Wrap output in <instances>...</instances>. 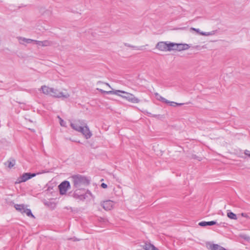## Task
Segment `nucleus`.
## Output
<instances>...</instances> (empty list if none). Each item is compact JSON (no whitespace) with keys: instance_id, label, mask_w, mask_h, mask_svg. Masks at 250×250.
<instances>
[{"instance_id":"f257e3e1","label":"nucleus","mask_w":250,"mask_h":250,"mask_svg":"<svg viewBox=\"0 0 250 250\" xmlns=\"http://www.w3.org/2000/svg\"><path fill=\"white\" fill-rule=\"evenodd\" d=\"M71 178L74 188L77 189H80L82 186L88 185L89 183V181L86 177L82 175H73Z\"/></svg>"},{"instance_id":"f03ea898","label":"nucleus","mask_w":250,"mask_h":250,"mask_svg":"<svg viewBox=\"0 0 250 250\" xmlns=\"http://www.w3.org/2000/svg\"><path fill=\"white\" fill-rule=\"evenodd\" d=\"M118 90L119 91V95H117L125 99L126 101L133 104H138L140 102V100L135 97L133 94L128 93L123 90Z\"/></svg>"},{"instance_id":"7ed1b4c3","label":"nucleus","mask_w":250,"mask_h":250,"mask_svg":"<svg viewBox=\"0 0 250 250\" xmlns=\"http://www.w3.org/2000/svg\"><path fill=\"white\" fill-rule=\"evenodd\" d=\"M78 189L76 190L73 193V197L80 200H84L86 199L92 198V194L90 191L87 190L85 193H81V191Z\"/></svg>"},{"instance_id":"20e7f679","label":"nucleus","mask_w":250,"mask_h":250,"mask_svg":"<svg viewBox=\"0 0 250 250\" xmlns=\"http://www.w3.org/2000/svg\"><path fill=\"white\" fill-rule=\"evenodd\" d=\"M173 43L169 42L167 43L165 42H161L157 43L156 45V48L160 51H170L172 50V46Z\"/></svg>"},{"instance_id":"39448f33","label":"nucleus","mask_w":250,"mask_h":250,"mask_svg":"<svg viewBox=\"0 0 250 250\" xmlns=\"http://www.w3.org/2000/svg\"><path fill=\"white\" fill-rule=\"evenodd\" d=\"M50 96L60 98H62V99H67L69 97L70 95L69 93L67 92L64 93L60 91L59 90L54 89L52 88L51 90V93L50 94Z\"/></svg>"},{"instance_id":"423d86ee","label":"nucleus","mask_w":250,"mask_h":250,"mask_svg":"<svg viewBox=\"0 0 250 250\" xmlns=\"http://www.w3.org/2000/svg\"><path fill=\"white\" fill-rule=\"evenodd\" d=\"M36 175V173H24L18 178L16 183L19 184L21 183L25 182L32 177H35Z\"/></svg>"},{"instance_id":"0eeeda50","label":"nucleus","mask_w":250,"mask_h":250,"mask_svg":"<svg viewBox=\"0 0 250 250\" xmlns=\"http://www.w3.org/2000/svg\"><path fill=\"white\" fill-rule=\"evenodd\" d=\"M84 124V121L78 120L75 121L74 123H71L70 125L73 129L80 132Z\"/></svg>"},{"instance_id":"6e6552de","label":"nucleus","mask_w":250,"mask_h":250,"mask_svg":"<svg viewBox=\"0 0 250 250\" xmlns=\"http://www.w3.org/2000/svg\"><path fill=\"white\" fill-rule=\"evenodd\" d=\"M69 187H70V183L68 181H64L61 183L59 186L60 194L62 195L65 194Z\"/></svg>"},{"instance_id":"1a4fd4ad","label":"nucleus","mask_w":250,"mask_h":250,"mask_svg":"<svg viewBox=\"0 0 250 250\" xmlns=\"http://www.w3.org/2000/svg\"><path fill=\"white\" fill-rule=\"evenodd\" d=\"M101 205L105 210H110L113 209L114 203L111 200H106L103 201Z\"/></svg>"},{"instance_id":"9d476101","label":"nucleus","mask_w":250,"mask_h":250,"mask_svg":"<svg viewBox=\"0 0 250 250\" xmlns=\"http://www.w3.org/2000/svg\"><path fill=\"white\" fill-rule=\"evenodd\" d=\"M80 132L82 133L86 139H89L92 136V133L85 123Z\"/></svg>"},{"instance_id":"9b49d317","label":"nucleus","mask_w":250,"mask_h":250,"mask_svg":"<svg viewBox=\"0 0 250 250\" xmlns=\"http://www.w3.org/2000/svg\"><path fill=\"white\" fill-rule=\"evenodd\" d=\"M172 50H183L188 48V45L187 44H178L173 43V46H172Z\"/></svg>"},{"instance_id":"f8f14e48","label":"nucleus","mask_w":250,"mask_h":250,"mask_svg":"<svg viewBox=\"0 0 250 250\" xmlns=\"http://www.w3.org/2000/svg\"><path fill=\"white\" fill-rule=\"evenodd\" d=\"M33 42H35L37 45L39 46L45 47L50 46L51 45V42L48 40H45L43 41H40L37 40H34Z\"/></svg>"},{"instance_id":"ddd939ff","label":"nucleus","mask_w":250,"mask_h":250,"mask_svg":"<svg viewBox=\"0 0 250 250\" xmlns=\"http://www.w3.org/2000/svg\"><path fill=\"white\" fill-rule=\"evenodd\" d=\"M20 44H24L25 43H30L34 42V40L30 39H26L21 37L17 38Z\"/></svg>"},{"instance_id":"4468645a","label":"nucleus","mask_w":250,"mask_h":250,"mask_svg":"<svg viewBox=\"0 0 250 250\" xmlns=\"http://www.w3.org/2000/svg\"><path fill=\"white\" fill-rule=\"evenodd\" d=\"M97 90L99 91L100 92L103 94H114V95H119V90H111V91H105L100 88H97Z\"/></svg>"},{"instance_id":"2eb2a0df","label":"nucleus","mask_w":250,"mask_h":250,"mask_svg":"<svg viewBox=\"0 0 250 250\" xmlns=\"http://www.w3.org/2000/svg\"><path fill=\"white\" fill-rule=\"evenodd\" d=\"M15 208L16 210L19 211L22 214L24 213L26 209L25 206L23 204H16L15 205Z\"/></svg>"},{"instance_id":"dca6fc26","label":"nucleus","mask_w":250,"mask_h":250,"mask_svg":"<svg viewBox=\"0 0 250 250\" xmlns=\"http://www.w3.org/2000/svg\"><path fill=\"white\" fill-rule=\"evenodd\" d=\"M217 222L215 221H211L209 222L202 221L199 223V225L201 227H206L207 226H213L216 225Z\"/></svg>"},{"instance_id":"f3484780","label":"nucleus","mask_w":250,"mask_h":250,"mask_svg":"<svg viewBox=\"0 0 250 250\" xmlns=\"http://www.w3.org/2000/svg\"><path fill=\"white\" fill-rule=\"evenodd\" d=\"M52 89V88H50L46 85L42 86L41 88V90H42L43 94L50 95L51 93Z\"/></svg>"},{"instance_id":"a211bd4d","label":"nucleus","mask_w":250,"mask_h":250,"mask_svg":"<svg viewBox=\"0 0 250 250\" xmlns=\"http://www.w3.org/2000/svg\"><path fill=\"white\" fill-rule=\"evenodd\" d=\"M143 248L145 250H159L150 243H145V245L143 246Z\"/></svg>"},{"instance_id":"6ab92c4d","label":"nucleus","mask_w":250,"mask_h":250,"mask_svg":"<svg viewBox=\"0 0 250 250\" xmlns=\"http://www.w3.org/2000/svg\"><path fill=\"white\" fill-rule=\"evenodd\" d=\"M155 96L156 98L160 101H161L163 103H169V101L165 99V98L163 97L162 96H161L158 93H155Z\"/></svg>"},{"instance_id":"aec40b11","label":"nucleus","mask_w":250,"mask_h":250,"mask_svg":"<svg viewBox=\"0 0 250 250\" xmlns=\"http://www.w3.org/2000/svg\"><path fill=\"white\" fill-rule=\"evenodd\" d=\"M210 249L211 250H226L225 248L217 244H213L211 245Z\"/></svg>"},{"instance_id":"412c9836","label":"nucleus","mask_w":250,"mask_h":250,"mask_svg":"<svg viewBox=\"0 0 250 250\" xmlns=\"http://www.w3.org/2000/svg\"><path fill=\"white\" fill-rule=\"evenodd\" d=\"M227 216L229 218L231 219L237 220V219L236 215L230 211L228 212Z\"/></svg>"},{"instance_id":"4be33fe9","label":"nucleus","mask_w":250,"mask_h":250,"mask_svg":"<svg viewBox=\"0 0 250 250\" xmlns=\"http://www.w3.org/2000/svg\"><path fill=\"white\" fill-rule=\"evenodd\" d=\"M6 164H8V167L10 168H12V167H13L14 166V165H15V160H8L6 163H5V165H6Z\"/></svg>"},{"instance_id":"5701e85b","label":"nucleus","mask_w":250,"mask_h":250,"mask_svg":"<svg viewBox=\"0 0 250 250\" xmlns=\"http://www.w3.org/2000/svg\"><path fill=\"white\" fill-rule=\"evenodd\" d=\"M41 13L42 15H50L51 14V11L49 10H45L44 8H42L40 10Z\"/></svg>"},{"instance_id":"b1692460","label":"nucleus","mask_w":250,"mask_h":250,"mask_svg":"<svg viewBox=\"0 0 250 250\" xmlns=\"http://www.w3.org/2000/svg\"><path fill=\"white\" fill-rule=\"evenodd\" d=\"M24 213H25L27 216L31 217L33 218H35L34 215L32 213L31 210L30 209L26 208L25 210Z\"/></svg>"},{"instance_id":"393cba45","label":"nucleus","mask_w":250,"mask_h":250,"mask_svg":"<svg viewBox=\"0 0 250 250\" xmlns=\"http://www.w3.org/2000/svg\"><path fill=\"white\" fill-rule=\"evenodd\" d=\"M125 45L126 46H128L129 47L133 48L137 50H142L143 49V48L144 47V46L138 47V46H133V45H131L128 43H125Z\"/></svg>"},{"instance_id":"a878e982","label":"nucleus","mask_w":250,"mask_h":250,"mask_svg":"<svg viewBox=\"0 0 250 250\" xmlns=\"http://www.w3.org/2000/svg\"><path fill=\"white\" fill-rule=\"evenodd\" d=\"M191 29H192L193 30H194V31H196L197 32L199 33L200 35H202L208 36V35H209V33H205V32H200L199 29H196V28H191Z\"/></svg>"},{"instance_id":"bb28decb","label":"nucleus","mask_w":250,"mask_h":250,"mask_svg":"<svg viewBox=\"0 0 250 250\" xmlns=\"http://www.w3.org/2000/svg\"><path fill=\"white\" fill-rule=\"evenodd\" d=\"M166 104H168L170 106H176L177 105H183V104H178L174 102H170L169 101V103H166Z\"/></svg>"},{"instance_id":"cd10ccee","label":"nucleus","mask_w":250,"mask_h":250,"mask_svg":"<svg viewBox=\"0 0 250 250\" xmlns=\"http://www.w3.org/2000/svg\"><path fill=\"white\" fill-rule=\"evenodd\" d=\"M58 118L59 119V120H60V125L62 126H64V127L66 126V123L59 116H58Z\"/></svg>"},{"instance_id":"c85d7f7f","label":"nucleus","mask_w":250,"mask_h":250,"mask_svg":"<svg viewBox=\"0 0 250 250\" xmlns=\"http://www.w3.org/2000/svg\"><path fill=\"white\" fill-rule=\"evenodd\" d=\"M244 154L248 156L249 157H250V151L248 150H245L244 151Z\"/></svg>"},{"instance_id":"c756f323","label":"nucleus","mask_w":250,"mask_h":250,"mask_svg":"<svg viewBox=\"0 0 250 250\" xmlns=\"http://www.w3.org/2000/svg\"><path fill=\"white\" fill-rule=\"evenodd\" d=\"M101 187H102L103 188H106L107 187V185H106V184H105V183H102V184H101Z\"/></svg>"},{"instance_id":"7c9ffc66","label":"nucleus","mask_w":250,"mask_h":250,"mask_svg":"<svg viewBox=\"0 0 250 250\" xmlns=\"http://www.w3.org/2000/svg\"><path fill=\"white\" fill-rule=\"evenodd\" d=\"M151 116L153 117H156L158 116V115H152Z\"/></svg>"},{"instance_id":"2f4dec72","label":"nucleus","mask_w":250,"mask_h":250,"mask_svg":"<svg viewBox=\"0 0 250 250\" xmlns=\"http://www.w3.org/2000/svg\"><path fill=\"white\" fill-rule=\"evenodd\" d=\"M105 84L106 85H107V86H108L109 87H110V85L109 84V83H105Z\"/></svg>"},{"instance_id":"473e14b6","label":"nucleus","mask_w":250,"mask_h":250,"mask_svg":"<svg viewBox=\"0 0 250 250\" xmlns=\"http://www.w3.org/2000/svg\"><path fill=\"white\" fill-rule=\"evenodd\" d=\"M103 83V82H102L101 81H99V82H98V83Z\"/></svg>"},{"instance_id":"72a5a7b5","label":"nucleus","mask_w":250,"mask_h":250,"mask_svg":"<svg viewBox=\"0 0 250 250\" xmlns=\"http://www.w3.org/2000/svg\"><path fill=\"white\" fill-rule=\"evenodd\" d=\"M122 96H125V94H123V95H122Z\"/></svg>"}]
</instances>
